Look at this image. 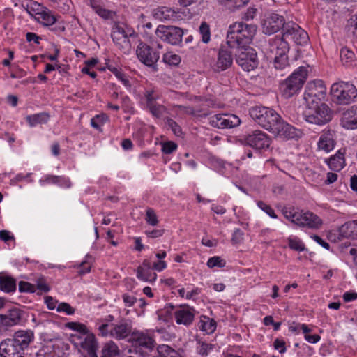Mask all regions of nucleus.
Listing matches in <instances>:
<instances>
[{"label": "nucleus", "mask_w": 357, "mask_h": 357, "mask_svg": "<svg viewBox=\"0 0 357 357\" xmlns=\"http://www.w3.org/2000/svg\"><path fill=\"white\" fill-rule=\"evenodd\" d=\"M23 312L17 307L7 310L4 314H0L1 328L3 332L9 328L19 324L22 320Z\"/></svg>", "instance_id": "nucleus-20"}, {"label": "nucleus", "mask_w": 357, "mask_h": 357, "mask_svg": "<svg viewBox=\"0 0 357 357\" xmlns=\"http://www.w3.org/2000/svg\"><path fill=\"white\" fill-rule=\"evenodd\" d=\"M199 32L202 37V41L206 44L208 43L211 40V29L210 26L206 22L201 23Z\"/></svg>", "instance_id": "nucleus-38"}, {"label": "nucleus", "mask_w": 357, "mask_h": 357, "mask_svg": "<svg viewBox=\"0 0 357 357\" xmlns=\"http://www.w3.org/2000/svg\"><path fill=\"white\" fill-rule=\"evenodd\" d=\"M155 34L163 41L172 45H177L182 40L183 31L177 26L159 25Z\"/></svg>", "instance_id": "nucleus-12"}, {"label": "nucleus", "mask_w": 357, "mask_h": 357, "mask_svg": "<svg viewBox=\"0 0 357 357\" xmlns=\"http://www.w3.org/2000/svg\"><path fill=\"white\" fill-rule=\"evenodd\" d=\"M34 20L44 26H50L57 21V17L45 7L38 17H34Z\"/></svg>", "instance_id": "nucleus-29"}, {"label": "nucleus", "mask_w": 357, "mask_h": 357, "mask_svg": "<svg viewBox=\"0 0 357 357\" xmlns=\"http://www.w3.org/2000/svg\"><path fill=\"white\" fill-rule=\"evenodd\" d=\"M268 52L272 54L271 56H287L289 51V45L282 36H275L269 40Z\"/></svg>", "instance_id": "nucleus-21"}, {"label": "nucleus", "mask_w": 357, "mask_h": 357, "mask_svg": "<svg viewBox=\"0 0 357 357\" xmlns=\"http://www.w3.org/2000/svg\"><path fill=\"white\" fill-rule=\"evenodd\" d=\"M153 15L159 20H174L177 17V12L167 6H159L153 10Z\"/></svg>", "instance_id": "nucleus-27"}, {"label": "nucleus", "mask_w": 357, "mask_h": 357, "mask_svg": "<svg viewBox=\"0 0 357 357\" xmlns=\"http://www.w3.org/2000/svg\"><path fill=\"white\" fill-rule=\"evenodd\" d=\"M308 108L304 112L305 119L317 125H323L329 122L333 117L331 109L326 103H315L307 105Z\"/></svg>", "instance_id": "nucleus-7"}, {"label": "nucleus", "mask_w": 357, "mask_h": 357, "mask_svg": "<svg viewBox=\"0 0 357 357\" xmlns=\"http://www.w3.org/2000/svg\"><path fill=\"white\" fill-rule=\"evenodd\" d=\"M26 121L31 127L36 126L38 124L46 123L50 119V115L46 112H41L33 115H29L26 118Z\"/></svg>", "instance_id": "nucleus-32"}, {"label": "nucleus", "mask_w": 357, "mask_h": 357, "mask_svg": "<svg viewBox=\"0 0 357 357\" xmlns=\"http://www.w3.org/2000/svg\"><path fill=\"white\" fill-rule=\"evenodd\" d=\"M119 349L116 343L109 341L105 343L101 351V357H116L119 355Z\"/></svg>", "instance_id": "nucleus-33"}, {"label": "nucleus", "mask_w": 357, "mask_h": 357, "mask_svg": "<svg viewBox=\"0 0 357 357\" xmlns=\"http://www.w3.org/2000/svg\"><path fill=\"white\" fill-rule=\"evenodd\" d=\"M274 348L281 354L286 351L285 342L282 340L276 339L274 341Z\"/></svg>", "instance_id": "nucleus-63"}, {"label": "nucleus", "mask_w": 357, "mask_h": 357, "mask_svg": "<svg viewBox=\"0 0 357 357\" xmlns=\"http://www.w3.org/2000/svg\"><path fill=\"white\" fill-rule=\"evenodd\" d=\"M33 340L34 333L31 330L16 331L12 338L1 342L0 353L3 357H24V349Z\"/></svg>", "instance_id": "nucleus-1"}, {"label": "nucleus", "mask_w": 357, "mask_h": 357, "mask_svg": "<svg viewBox=\"0 0 357 357\" xmlns=\"http://www.w3.org/2000/svg\"><path fill=\"white\" fill-rule=\"evenodd\" d=\"M108 69L116 77V78L122 82L125 86H130V82L127 76L116 67L109 66Z\"/></svg>", "instance_id": "nucleus-41"}, {"label": "nucleus", "mask_w": 357, "mask_h": 357, "mask_svg": "<svg viewBox=\"0 0 357 357\" xmlns=\"http://www.w3.org/2000/svg\"><path fill=\"white\" fill-rule=\"evenodd\" d=\"M199 328L206 333H213L216 328V323L213 319L203 316L198 323Z\"/></svg>", "instance_id": "nucleus-34"}, {"label": "nucleus", "mask_w": 357, "mask_h": 357, "mask_svg": "<svg viewBox=\"0 0 357 357\" xmlns=\"http://www.w3.org/2000/svg\"><path fill=\"white\" fill-rule=\"evenodd\" d=\"M132 332V325L128 320L121 319L118 323L112 324L111 337L115 339H125L131 335Z\"/></svg>", "instance_id": "nucleus-24"}, {"label": "nucleus", "mask_w": 357, "mask_h": 357, "mask_svg": "<svg viewBox=\"0 0 357 357\" xmlns=\"http://www.w3.org/2000/svg\"><path fill=\"white\" fill-rule=\"evenodd\" d=\"M344 153V149H340L335 155L328 159L327 163L332 170L338 172L344 167L345 165Z\"/></svg>", "instance_id": "nucleus-28"}, {"label": "nucleus", "mask_w": 357, "mask_h": 357, "mask_svg": "<svg viewBox=\"0 0 357 357\" xmlns=\"http://www.w3.org/2000/svg\"><path fill=\"white\" fill-rule=\"evenodd\" d=\"M98 330L102 336H111L112 324H102L98 327Z\"/></svg>", "instance_id": "nucleus-60"}, {"label": "nucleus", "mask_w": 357, "mask_h": 357, "mask_svg": "<svg viewBox=\"0 0 357 357\" xmlns=\"http://www.w3.org/2000/svg\"><path fill=\"white\" fill-rule=\"evenodd\" d=\"M270 132L283 139H296L301 134L299 130L284 121L281 116Z\"/></svg>", "instance_id": "nucleus-14"}, {"label": "nucleus", "mask_w": 357, "mask_h": 357, "mask_svg": "<svg viewBox=\"0 0 357 357\" xmlns=\"http://www.w3.org/2000/svg\"><path fill=\"white\" fill-rule=\"evenodd\" d=\"M166 124L168 126V128H169L176 136L181 135V128L175 121L170 118H167L166 120Z\"/></svg>", "instance_id": "nucleus-52"}, {"label": "nucleus", "mask_w": 357, "mask_h": 357, "mask_svg": "<svg viewBox=\"0 0 357 357\" xmlns=\"http://www.w3.org/2000/svg\"><path fill=\"white\" fill-rule=\"evenodd\" d=\"M66 327L78 332V335L81 336L86 335V333L88 332L86 326L84 324L78 322H68L66 324Z\"/></svg>", "instance_id": "nucleus-44"}, {"label": "nucleus", "mask_w": 357, "mask_h": 357, "mask_svg": "<svg viewBox=\"0 0 357 357\" xmlns=\"http://www.w3.org/2000/svg\"><path fill=\"white\" fill-rule=\"evenodd\" d=\"M165 230L164 229H153V230H146L145 234L148 237L155 238L160 237L163 235Z\"/></svg>", "instance_id": "nucleus-62"}, {"label": "nucleus", "mask_w": 357, "mask_h": 357, "mask_svg": "<svg viewBox=\"0 0 357 357\" xmlns=\"http://www.w3.org/2000/svg\"><path fill=\"white\" fill-rule=\"evenodd\" d=\"M108 120V117L105 114L96 115L91 120V125L96 129H100L105 122Z\"/></svg>", "instance_id": "nucleus-51"}, {"label": "nucleus", "mask_w": 357, "mask_h": 357, "mask_svg": "<svg viewBox=\"0 0 357 357\" xmlns=\"http://www.w3.org/2000/svg\"><path fill=\"white\" fill-rule=\"evenodd\" d=\"M165 63L169 65L176 66L181 61V58L178 55L173 54L172 52H167L163 55L162 58Z\"/></svg>", "instance_id": "nucleus-48"}, {"label": "nucleus", "mask_w": 357, "mask_h": 357, "mask_svg": "<svg viewBox=\"0 0 357 357\" xmlns=\"http://www.w3.org/2000/svg\"><path fill=\"white\" fill-rule=\"evenodd\" d=\"M289 243V247L294 250L298 252H302L305 250V245L303 242L295 236H290L287 239Z\"/></svg>", "instance_id": "nucleus-42"}, {"label": "nucleus", "mask_w": 357, "mask_h": 357, "mask_svg": "<svg viewBox=\"0 0 357 357\" xmlns=\"http://www.w3.org/2000/svg\"><path fill=\"white\" fill-rule=\"evenodd\" d=\"M90 6L93 10L100 17L105 19H108L111 17V12L109 10L97 4L94 1H90Z\"/></svg>", "instance_id": "nucleus-43"}, {"label": "nucleus", "mask_w": 357, "mask_h": 357, "mask_svg": "<svg viewBox=\"0 0 357 357\" xmlns=\"http://www.w3.org/2000/svg\"><path fill=\"white\" fill-rule=\"evenodd\" d=\"M144 96L146 98V105L149 107L153 105H155V100L160 98V94L157 91L154 89H150L145 91Z\"/></svg>", "instance_id": "nucleus-45"}, {"label": "nucleus", "mask_w": 357, "mask_h": 357, "mask_svg": "<svg viewBox=\"0 0 357 357\" xmlns=\"http://www.w3.org/2000/svg\"><path fill=\"white\" fill-rule=\"evenodd\" d=\"M308 75L307 68L300 66L287 79L280 84L282 96L290 98L301 90Z\"/></svg>", "instance_id": "nucleus-3"}, {"label": "nucleus", "mask_w": 357, "mask_h": 357, "mask_svg": "<svg viewBox=\"0 0 357 357\" xmlns=\"http://www.w3.org/2000/svg\"><path fill=\"white\" fill-rule=\"evenodd\" d=\"M243 232L240 229H236L234 231L231 241L234 244H238L243 240Z\"/></svg>", "instance_id": "nucleus-58"}, {"label": "nucleus", "mask_w": 357, "mask_h": 357, "mask_svg": "<svg viewBox=\"0 0 357 357\" xmlns=\"http://www.w3.org/2000/svg\"><path fill=\"white\" fill-rule=\"evenodd\" d=\"M56 311L59 312H65L68 315L73 314L75 310L67 303H61L56 307Z\"/></svg>", "instance_id": "nucleus-54"}, {"label": "nucleus", "mask_w": 357, "mask_h": 357, "mask_svg": "<svg viewBox=\"0 0 357 357\" xmlns=\"http://www.w3.org/2000/svg\"><path fill=\"white\" fill-rule=\"evenodd\" d=\"M333 101L340 105H349L357 96L356 86L350 82H340L334 83L331 87Z\"/></svg>", "instance_id": "nucleus-4"}, {"label": "nucleus", "mask_w": 357, "mask_h": 357, "mask_svg": "<svg viewBox=\"0 0 357 357\" xmlns=\"http://www.w3.org/2000/svg\"><path fill=\"white\" fill-rule=\"evenodd\" d=\"M250 0H225V6L230 10H234L245 6Z\"/></svg>", "instance_id": "nucleus-47"}, {"label": "nucleus", "mask_w": 357, "mask_h": 357, "mask_svg": "<svg viewBox=\"0 0 357 357\" xmlns=\"http://www.w3.org/2000/svg\"><path fill=\"white\" fill-rule=\"evenodd\" d=\"M282 37L285 40H292L300 45L306 44L309 40L307 33L293 22H287L284 26Z\"/></svg>", "instance_id": "nucleus-11"}, {"label": "nucleus", "mask_w": 357, "mask_h": 357, "mask_svg": "<svg viewBox=\"0 0 357 357\" xmlns=\"http://www.w3.org/2000/svg\"><path fill=\"white\" fill-rule=\"evenodd\" d=\"M22 6L33 19L34 17H38L45 8L42 4L33 0H28L22 3Z\"/></svg>", "instance_id": "nucleus-31"}, {"label": "nucleus", "mask_w": 357, "mask_h": 357, "mask_svg": "<svg viewBox=\"0 0 357 357\" xmlns=\"http://www.w3.org/2000/svg\"><path fill=\"white\" fill-rule=\"evenodd\" d=\"M335 131L332 130H324L318 142V148L326 153L332 151L335 147Z\"/></svg>", "instance_id": "nucleus-26"}, {"label": "nucleus", "mask_w": 357, "mask_h": 357, "mask_svg": "<svg viewBox=\"0 0 357 357\" xmlns=\"http://www.w3.org/2000/svg\"><path fill=\"white\" fill-rule=\"evenodd\" d=\"M122 298L126 307H132L137 302L136 297L128 294H123Z\"/></svg>", "instance_id": "nucleus-59"}, {"label": "nucleus", "mask_w": 357, "mask_h": 357, "mask_svg": "<svg viewBox=\"0 0 357 357\" xmlns=\"http://www.w3.org/2000/svg\"><path fill=\"white\" fill-rule=\"evenodd\" d=\"M339 234L343 238H354L357 235V220L349 221L339 228Z\"/></svg>", "instance_id": "nucleus-30"}, {"label": "nucleus", "mask_w": 357, "mask_h": 357, "mask_svg": "<svg viewBox=\"0 0 357 357\" xmlns=\"http://www.w3.org/2000/svg\"><path fill=\"white\" fill-rule=\"evenodd\" d=\"M0 288L5 292H12L16 289V281L8 276L0 278Z\"/></svg>", "instance_id": "nucleus-36"}, {"label": "nucleus", "mask_w": 357, "mask_h": 357, "mask_svg": "<svg viewBox=\"0 0 357 357\" xmlns=\"http://www.w3.org/2000/svg\"><path fill=\"white\" fill-rule=\"evenodd\" d=\"M341 126L348 130L357 128V105H354L342 114Z\"/></svg>", "instance_id": "nucleus-25"}, {"label": "nucleus", "mask_w": 357, "mask_h": 357, "mask_svg": "<svg viewBox=\"0 0 357 357\" xmlns=\"http://www.w3.org/2000/svg\"><path fill=\"white\" fill-rule=\"evenodd\" d=\"M63 178L58 176L49 175L45 177L44 180H40V182H45L47 183H58Z\"/></svg>", "instance_id": "nucleus-64"}, {"label": "nucleus", "mask_w": 357, "mask_h": 357, "mask_svg": "<svg viewBox=\"0 0 357 357\" xmlns=\"http://www.w3.org/2000/svg\"><path fill=\"white\" fill-rule=\"evenodd\" d=\"M209 123L211 126L219 129L232 128L240 125V119L234 114H218L210 118Z\"/></svg>", "instance_id": "nucleus-15"}, {"label": "nucleus", "mask_w": 357, "mask_h": 357, "mask_svg": "<svg viewBox=\"0 0 357 357\" xmlns=\"http://www.w3.org/2000/svg\"><path fill=\"white\" fill-rule=\"evenodd\" d=\"M197 351L202 356H206L214 349V344L199 340L197 342Z\"/></svg>", "instance_id": "nucleus-40"}, {"label": "nucleus", "mask_w": 357, "mask_h": 357, "mask_svg": "<svg viewBox=\"0 0 357 357\" xmlns=\"http://www.w3.org/2000/svg\"><path fill=\"white\" fill-rule=\"evenodd\" d=\"M236 61L245 71H251L258 66L256 51L250 46L236 48Z\"/></svg>", "instance_id": "nucleus-8"}, {"label": "nucleus", "mask_w": 357, "mask_h": 357, "mask_svg": "<svg viewBox=\"0 0 357 357\" xmlns=\"http://www.w3.org/2000/svg\"><path fill=\"white\" fill-rule=\"evenodd\" d=\"M348 27L349 30H352L354 35L357 36V13L349 20Z\"/></svg>", "instance_id": "nucleus-61"}, {"label": "nucleus", "mask_w": 357, "mask_h": 357, "mask_svg": "<svg viewBox=\"0 0 357 357\" xmlns=\"http://www.w3.org/2000/svg\"><path fill=\"white\" fill-rule=\"evenodd\" d=\"M340 59L343 64L349 65L355 59V54L347 47H342L340 53Z\"/></svg>", "instance_id": "nucleus-37"}, {"label": "nucleus", "mask_w": 357, "mask_h": 357, "mask_svg": "<svg viewBox=\"0 0 357 357\" xmlns=\"http://www.w3.org/2000/svg\"><path fill=\"white\" fill-rule=\"evenodd\" d=\"M130 340L136 346L148 349H152L155 345V341L149 331H134Z\"/></svg>", "instance_id": "nucleus-23"}, {"label": "nucleus", "mask_w": 357, "mask_h": 357, "mask_svg": "<svg viewBox=\"0 0 357 357\" xmlns=\"http://www.w3.org/2000/svg\"><path fill=\"white\" fill-rule=\"evenodd\" d=\"M250 115L254 121L265 130L271 132L280 116L273 109L263 106L253 107Z\"/></svg>", "instance_id": "nucleus-5"}, {"label": "nucleus", "mask_w": 357, "mask_h": 357, "mask_svg": "<svg viewBox=\"0 0 357 357\" xmlns=\"http://www.w3.org/2000/svg\"><path fill=\"white\" fill-rule=\"evenodd\" d=\"M150 112L153 114V116L160 118L164 112H165V108L164 106L160 105H153L149 107Z\"/></svg>", "instance_id": "nucleus-53"}, {"label": "nucleus", "mask_w": 357, "mask_h": 357, "mask_svg": "<svg viewBox=\"0 0 357 357\" xmlns=\"http://www.w3.org/2000/svg\"><path fill=\"white\" fill-rule=\"evenodd\" d=\"M136 54L142 63L157 70L156 63L160 58L158 51L144 43H140L137 47Z\"/></svg>", "instance_id": "nucleus-10"}, {"label": "nucleus", "mask_w": 357, "mask_h": 357, "mask_svg": "<svg viewBox=\"0 0 357 357\" xmlns=\"http://www.w3.org/2000/svg\"><path fill=\"white\" fill-rule=\"evenodd\" d=\"M137 277L140 280L153 282L155 281L157 275L155 273L152 271V269L146 270L142 268H137Z\"/></svg>", "instance_id": "nucleus-35"}, {"label": "nucleus", "mask_w": 357, "mask_h": 357, "mask_svg": "<svg viewBox=\"0 0 357 357\" xmlns=\"http://www.w3.org/2000/svg\"><path fill=\"white\" fill-rule=\"evenodd\" d=\"M326 86L320 79L307 83L304 93V100L307 105H313L324 100L326 96Z\"/></svg>", "instance_id": "nucleus-9"}, {"label": "nucleus", "mask_w": 357, "mask_h": 357, "mask_svg": "<svg viewBox=\"0 0 357 357\" xmlns=\"http://www.w3.org/2000/svg\"><path fill=\"white\" fill-rule=\"evenodd\" d=\"M71 342L76 345H79L84 350L86 351L88 354L91 356H96V351L97 349V343L93 334L89 333L82 336L79 335H72Z\"/></svg>", "instance_id": "nucleus-17"}, {"label": "nucleus", "mask_w": 357, "mask_h": 357, "mask_svg": "<svg viewBox=\"0 0 357 357\" xmlns=\"http://www.w3.org/2000/svg\"><path fill=\"white\" fill-rule=\"evenodd\" d=\"M146 222L151 225V226H155L158 223V216L155 214L153 209L149 208L146 211V217H145Z\"/></svg>", "instance_id": "nucleus-50"}, {"label": "nucleus", "mask_w": 357, "mask_h": 357, "mask_svg": "<svg viewBox=\"0 0 357 357\" xmlns=\"http://www.w3.org/2000/svg\"><path fill=\"white\" fill-rule=\"evenodd\" d=\"M197 312L189 305L181 306L174 312V318L177 324L188 326L192 324Z\"/></svg>", "instance_id": "nucleus-22"}, {"label": "nucleus", "mask_w": 357, "mask_h": 357, "mask_svg": "<svg viewBox=\"0 0 357 357\" xmlns=\"http://www.w3.org/2000/svg\"><path fill=\"white\" fill-rule=\"evenodd\" d=\"M177 149V144L173 142H167L162 144V151L165 154H170Z\"/></svg>", "instance_id": "nucleus-57"}, {"label": "nucleus", "mask_w": 357, "mask_h": 357, "mask_svg": "<svg viewBox=\"0 0 357 357\" xmlns=\"http://www.w3.org/2000/svg\"><path fill=\"white\" fill-rule=\"evenodd\" d=\"M286 24L283 16L272 13L267 16L262 22L263 33L266 35H272L281 29L283 30Z\"/></svg>", "instance_id": "nucleus-18"}, {"label": "nucleus", "mask_w": 357, "mask_h": 357, "mask_svg": "<svg viewBox=\"0 0 357 357\" xmlns=\"http://www.w3.org/2000/svg\"><path fill=\"white\" fill-rule=\"evenodd\" d=\"M256 31L257 26L254 24H248L243 22H235L229 26L226 38L227 45L233 49L247 47L252 42Z\"/></svg>", "instance_id": "nucleus-2"}, {"label": "nucleus", "mask_w": 357, "mask_h": 357, "mask_svg": "<svg viewBox=\"0 0 357 357\" xmlns=\"http://www.w3.org/2000/svg\"><path fill=\"white\" fill-rule=\"evenodd\" d=\"M257 206L259 208H260L262 211H264L266 214H268L272 218H278V216L275 213L273 209L270 206L265 204L264 202L259 201L257 202Z\"/></svg>", "instance_id": "nucleus-55"}, {"label": "nucleus", "mask_w": 357, "mask_h": 357, "mask_svg": "<svg viewBox=\"0 0 357 357\" xmlns=\"http://www.w3.org/2000/svg\"><path fill=\"white\" fill-rule=\"evenodd\" d=\"M19 291L21 292H34V285L24 281H20L19 282Z\"/></svg>", "instance_id": "nucleus-56"}, {"label": "nucleus", "mask_w": 357, "mask_h": 357, "mask_svg": "<svg viewBox=\"0 0 357 357\" xmlns=\"http://www.w3.org/2000/svg\"><path fill=\"white\" fill-rule=\"evenodd\" d=\"M132 30L126 31L122 24L115 23L112 26V38L119 48L124 52L130 49L129 36L133 34Z\"/></svg>", "instance_id": "nucleus-13"}, {"label": "nucleus", "mask_w": 357, "mask_h": 357, "mask_svg": "<svg viewBox=\"0 0 357 357\" xmlns=\"http://www.w3.org/2000/svg\"><path fill=\"white\" fill-rule=\"evenodd\" d=\"M244 142L245 144L260 151L266 150L271 144V139L265 132L255 130L245 137Z\"/></svg>", "instance_id": "nucleus-16"}, {"label": "nucleus", "mask_w": 357, "mask_h": 357, "mask_svg": "<svg viewBox=\"0 0 357 357\" xmlns=\"http://www.w3.org/2000/svg\"><path fill=\"white\" fill-rule=\"evenodd\" d=\"M158 352L160 357H181L174 349L166 344L159 346Z\"/></svg>", "instance_id": "nucleus-39"}, {"label": "nucleus", "mask_w": 357, "mask_h": 357, "mask_svg": "<svg viewBox=\"0 0 357 357\" xmlns=\"http://www.w3.org/2000/svg\"><path fill=\"white\" fill-rule=\"evenodd\" d=\"M282 213L287 220L300 227L319 229L322 225L319 217L310 211H296L294 209L284 208Z\"/></svg>", "instance_id": "nucleus-6"}, {"label": "nucleus", "mask_w": 357, "mask_h": 357, "mask_svg": "<svg viewBox=\"0 0 357 357\" xmlns=\"http://www.w3.org/2000/svg\"><path fill=\"white\" fill-rule=\"evenodd\" d=\"M274 67L278 70H284L289 66L287 56L274 57Z\"/></svg>", "instance_id": "nucleus-46"}, {"label": "nucleus", "mask_w": 357, "mask_h": 357, "mask_svg": "<svg viewBox=\"0 0 357 357\" xmlns=\"http://www.w3.org/2000/svg\"><path fill=\"white\" fill-rule=\"evenodd\" d=\"M226 265V261L219 256H215L208 259L207 266L212 268L214 267L223 268Z\"/></svg>", "instance_id": "nucleus-49"}, {"label": "nucleus", "mask_w": 357, "mask_h": 357, "mask_svg": "<svg viewBox=\"0 0 357 357\" xmlns=\"http://www.w3.org/2000/svg\"><path fill=\"white\" fill-rule=\"evenodd\" d=\"M231 49L228 45L220 47L217 61L213 66L215 71H224L231 66L233 63V52L231 50Z\"/></svg>", "instance_id": "nucleus-19"}]
</instances>
